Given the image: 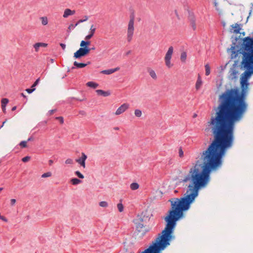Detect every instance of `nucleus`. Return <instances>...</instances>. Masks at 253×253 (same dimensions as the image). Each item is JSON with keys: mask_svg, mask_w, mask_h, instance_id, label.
I'll use <instances>...</instances> for the list:
<instances>
[{"mask_svg": "<svg viewBox=\"0 0 253 253\" xmlns=\"http://www.w3.org/2000/svg\"><path fill=\"white\" fill-rule=\"evenodd\" d=\"M75 27H76L75 25L74 26L73 24H71L70 25H69L68 29L71 30V29H73Z\"/></svg>", "mask_w": 253, "mask_h": 253, "instance_id": "49530a36", "label": "nucleus"}, {"mask_svg": "<svg viewBox=\"0 0 253 253\" xmlns=\"http://www.w3.org/2000/svg\"><path fill=\"white\" fill-rule=\"evenodd\" d=\"M35 90V88H31V89H30V88H28V89H26V91L28 93H31L32 92H33L34 90Z\"/></svg>", "mask_w": 253, "mask_h": 253, "instance_id": "37998d69", "label": "nucleus"}, {"mask_svg": "<svg viewBox=\"0 0 253 253\" xmlns=\"http://www.w3.org/2000/svg\"><path fill=\"white\" fill-rule=\"evenodd\" d=\"M53 163V161L51 159L48 160V164L49 166H51Z\"/></svg>", "mask_w": 253, "mask_h": 253, "instance_id": "de8ad7c7", "label": "nucleus"}, {"mask_svg": "<svg viewBox=\"0 0 253 253\" xmlns=\"http://www.w3.org/2000/svg\"><path fill=\"white\" fill-rule=\"evenodd\" d=\"M80 113H81L82 114H84V112L82 111V112H81Z\"/></svg>", "mask_w": 253, "mask_h": 253, "instance_id": "bf43d9fd", "label": "nucleus"}, {"mask_svg": "<svg viewBox=\"0 0 253 253\" xmlns=\"http://www.w3.org/2000/svg\"><path fill=\"white\" fill-rule=\"evenodd\" d=\"M4 125H3V124H2L1 126L0 127V128H1V127H2Z\"/></svg>", "mask_w": 253, "mask_h": 253, "instance_id": "680f3d73", "label": "nucleus"}, {"mask_svg": "<svg viewBox=\"0 0 253 253\" xmlns=\"http://www.w3.org/2000/svg\"><path fill=\"white\" fill-rule=\"evenodd\" d=\"M84 19H80V20H79L78 21V22L75 24V26H77L79 23H83L84 22L88 20V17L87 16H86V15L84 16Z\"/></svg>", "mask_w": 253, "mask_h": 253, "instance_id": "a878e982", "label": "nucleus"}, {"mask_svg": "<svg viewBox=\"0 0 253 253\" xmlns=\"http://www.w3.org/2000/svg\"><path fill=\"white\" fill-rule=\"evenodd\" d=\"M76 11L74 10H71L69 8H66L64 10V13L63 15V17L64 18H67L69 16L73 15L75 14Z\"/></svg>", "mask_w": 253, "mask_h": 253, "instance_id": "9b49d317", "label": "nucleus"}, {"mask_svg": "<svg viewBox=\"0 0 253 253\" xmlns=\"http://www.w3.org/2000/svg\"><path fill=\"white\" fill-rule=\"evenodd\" d=\"M50 61H51V63H53V62H54V60H53V59H50Z\"/></svg>", "mask_w": 253, "mask_h": 253, "instance_id": "13d9d810", "label": "nucleus"}, {"mask_svg": "<svg viewBox=\"0 0 253 253\" xmlns=\"http://www.w3.org/2000/svg\"><path fill=\"white\" fill-rule=\"evenodd\" d=\"M39 81H40V79H38L35 82V83L33 84L32 85L31 87L32 88H34L39 83Z\"/></svg>", "mask_w": 253, "mask_h": 253, "instance_id": "a19ab883", "label": "nucleus"}, {"mask_svg": "<svg viewBox=\"0 0 253 253\" xmlns=\"http://www.w3.org/2000/svg\"><path fill=\"white\" fill-rule=\"evenodd\" d=\"M32 140H33V138L31 137L28 139L27 141L28 142V141H32Z\"/></svg>", "mask_w": 253, "mask_h": 253, "instance_id": "603ef678", "label": "nucleus"}, {"mask_svg": "<svg viewBox=\"0 0 253 253\" xmlns=\"http://www.w3.org/2000/svg\"><path fill=\"white\" fill-rule=\"evenodd\" d=\"M56 119L59 120L61 124L64 123V119L62 117H57L56 118Z\"/></svg>", "mask_w": 253, "mask_h": 253, "instance_id": "58836bf2", "label": "nucleus"}, {"mask_svg": "<svg viewBox=\"0 0 253 253\" xmlns=\"http://www.w3.org/2000/svg\"><path fill=\"white\" fill-rule=\"evenodd\" d=\"M52 174L50 172H47L45 173H44L42 175V178H45V177H50L51 176Z\"/></svg>", "mask_w": 253, "mask_h": 253, "instance_id": "473e14b6", "label": "nucleus"}, {"mask_svg": "<svg viewBox=\"0 0 253 253\" xmlns=\"http://www.w3.org/2000/svg\"><path fill=\"white\" fill-rule=\"evenodd\" d=\"M134 222L137 231L140 233L142 235H143L149 230V228L144 225L143 219L141 216H138L137 218L134 220Z\"/></svg>", "mask_w": 253, "mask_h": 253, "instance_id": "20e7f679", "label": "nucleus"}, {"mask_svg": "<svg viewBox=\"0 0 253 253\" xmlns=\"http://www.w3.org/2000/svg\"><path fill=\"white\" fill-rule=\"evenodd\" d=\"M117 208L120 212H122L124 211V206L122 203H119L117 204Z\"/></svg>", "mask_w": 253, "mask_h": 253, "instance_id": "cd10ccee", "label": "nucleus"}, {"mask_svg": "<svg viewBox=\"0 0 253 253\" xmlns=\"http://www.w3.org/2000/svg\"><path fill=\"white\" fill-rule=\"evenodd\" d=\"M148 72L150 76V77L154 80H156L157 79V74L154 70L152 69H148Z\"/></svg>", "mask_w": 253, "mask_h": 253, "instance_id": "dca6fc26", "label": "nucleus"}, {"mask_svg": "<svg viewBox=\"0 0 253 253\" xmlns=\"http://www.w3.org/2000/svg\"><path fill=\"white\" fill-rule=\"evenodd\" d=\"M16 109V106H14L12 108V111H15Z\"/></svg>", "mask_w": 253, "mask_h": 253, "instance_id": "864d4df0", "label": "nucleus"}, {"mask_svg": "<svg viewBox=\"0 0 253 253\" xmlns=\"http://www.w3.org/2000/svg\"><path fill=\"white\" fill-rule=\"evenodd\" d=\"M60 45L61 46V47H62V48L64 50L66 48V44H64V43H61L60 44Z\"/></svg>", "mask_w": 253, "mask_h": 253, "instance_id": "a18cd8bd", "label": "nucleus"}, {"mask_svg": "<svg viewBox=\"0 0 253 253\" xmlns=\"http://www.w3.org/2000/svg\"><path fill=\"white\" fill-rule=\"evenodd\" d=\"M202 84V80H201V78L200 77V76H199V77L197 80L196 83V85H195L196 89L197 90H198L201 87Z\"/></svg>", "mask_w": 253, "mask_h": 253, "instance_id": "412c9836", "label": "nucleus"}, {"mask_svg": "<svg viewBox=\"0 0 253 253\" xmlns=\"http://www.w3.org/2000/svg\"><path fill=\"white\" fill-rule=\"evenodd\" d=\"M206 75L208 76L210 74V67L208 64L205 65Z\"/></svg>", "mask_w": 253, "mask_h": 253, "instance_id": "c85d7f7f", "label": "nucleus"}, {"mask_svg": "<svg viewBox=\"0 0 253 253\" xmlns=\"http://www.w3.org/2000/svg\"><path fill=\"white\" fill-rule=\"evenodd\" d=\"M33 46H34V48L35 49V51L36 52H38L39 51V48L40 47L39 45V44H38V42L36 43Z\"/></svg>", "mask_w": 253, "mask_h": 253, "instance_id": "4c0bfd02", "label": "nucleus"}, {"mask_svg": "<svg viewBox=\"0 0 253 253\" xmlns=\"http://www.w3.org/2000/svg\"><path fill=\"white\" fill-rule=\"evenodd\" d=\"M30 157L29 156H26L22 158V161L24 163L27 162L30 160Z\"/></svg>", "mask_w": 253, "mask_h": 253, "instance_id": "c9c22d12", "label": "nucleus"}, {"mask_svg": "<svg viewBox=\"0 0 253 253\" xmlns=\"http://www.w3.org/2000/svg\"><path fill=\"white\" fill-rule=\"evenodd\" d=\"M75 173L80 178L83 179L84 177V175L82 174L79 171H75Z\"/></svg>", "mask_w": 253, "mask_h": 253, "instance_id": "2f4dec72", "label": "nucleus"}, {"mask_svg": "<svg viewBox=\"0 0 253 253\" xmlns=\"http://www.w3.org/2000/svg\"><path fill=\"white\" fill-rule=\"evenodd\" d=\"M86 159H87L86 155L84 153H82V157L80 158L77 159L76 161L78 163L80 164L81 166H82L84 168H85V161Z\"/></svg>", "mask_w": 253, "mask_h": 253, "instance_id": "9d476101", "label": "nucleus"}, {"mask_svg": "<svg viewBox=\"0 0 253 253\" xmlns=\"http://www.w3.org/2000/svg\"><path fill=\"white\" fill-rule=\"evenodd\" d=\"M95 30H96V28L94 27L93 25H92L90 28L89 34L87 35L85 37V39L86 40H90L94 35Z\"/></svg>", "mask_w": 253, "mask_h": 253, "instance_id": "ddd939ff", "label": "nucleus"}, {"mask_svg": "<svg viewBox=\"0 0 253 253\" xmlns=\"http://www.w3.org/2000/svg\"><path fill=\"white\" fill-rule=\"evenodd\" d=\"M99 205L100 207H103V208H106L108 207V204L107 203V202L106 201H102V202H100L99 203Z\"/></svg>", "mask_w": 253, "mask_h": 253, "instance_id": "c756f323", "label": "nucleus"}, {"mask_svg": "<svg viewBox=\"0 0 253 253\" xmlns=\"http://www.w3.org/2000/svg\"><path fill=\"white\" fill-rule=\"evenodd\" d=\"M114 129L116 130H119V127H115L114 128Z\"/></svg>", "mask_w": 253, "mask_h": 253, "instance_id": "5fc2aeb1", "label": "nucleus"}, {"mask_svg": "<svg viewBox=\"0 0 253 253\" xmlns=\"http://www.w3.org/2000/svg\"><path fill=\"white\" fill-rule=\"evenodd\" d=\"M90 49L81 47L74 53V57L77 59L80 58L87 55L90 52Z\"/></svg>", "mask_w": 253, "mask_h": 253, "instance_id": "6e6552de", "label": "nucleus"}, {"mask_svg": "<svg viewBox=\"0 0 253 253\" xmlns=\"http://www.w3.org/2000/svg\"><path fill=\"white\" fill-rule=\"evenodd\" d=\"M0 219H2V220L4 221H7V219L3 216H1L0 215Z\"/></svg>", "mask_w": 253, "mask_h": 253, "instance_id": "09e8293b", "label": "nucleus"}, {"mask_svg": "<svg viewBox=\"0 0 253 253\" xmlns=\"http://www.w3.org/2000/svg\"><path fill=\"white\" fill-rule=\"evenodd\" d=\"M95 49V47H92V48H90V50L91 49Z\"/></svg>", "mask_w": 253, "mask_h": 253, "instance_id": "e2e57ef3", "label": "nucleus"}, {"mask_svg": "<svg viewBox=\"0 0 253 253\" xmlns=\"http://www.w3.org/2000/svg\"><path fill=\"white\" fill-rule=\"evenodd\" d=\"M65 164H73V161L71 159H67L65 161Z\"/></svg>", "mask_w": 253, "mask_h": 253, "instance_id": "ea45409f", "label": "nucleus"}, {"mask_svg": "<svg viewBox=\"0 0 253 253\" xmlns=\"http://www.w3.org/2000/svg\"><path fill=\"white\" fill-rule=\"evenodd\" d=\"M87 64L78 63L77 61L74 62V65L78 68H82L85 67Z\"/></svg>", "mask_w": 253, "mask_h": 253, "instance_id": "aec40b11", "label": "nucleus"}, {"mask_svg": "<svg viewBox=\"0 0 253 253\" xmlns=\"http://www.w3.org/2000/svg\"><path fill=\"white\" fill-rule=\"evenodd\" d=\"M55 112H56V110H51L49 111V113H50V115L52 114Z\"/></svg>", "mask_w": 253, "mask_h": 253, "instance_id": "8fccbe9b", "label": "nucleus"}, {"mask_svg": "<svg viewBox=\"0 0 253 253\" xmlns=\"http://www.w3.org/2000/svg\"><path fill=\"white\" fill-rule=\"evenodd\" d=\"M230 51L231 59H236L239 54H245L253 57V38L247 37L243 39L240 50H236L234 45L228 49Z\"/></svg>", "mask_w": 253, "mask_h": 253, "instance_id": "7ed1b4c3", "label": "nucleus"}, {"mask_svg": "<svg viewBox=\"0 0 253 253\" xmlns=\"http://www.w3.org/2000/svg\"><path fill=\"white\" fill-rule=\"evenodd\" d=\"M242 55L241 67L245 70L241 77V91L237 88L226 89L218 97V104L213 108L204 131L211 132L214 139L201 153V158L190 169L182 182L189 184H208L210 173L222 164V158L234 141L235 124L240 122L247 112L246 94L248 80L253 75V57Z\"/></svg>", "mask_w": 253, "mask_h": 253, "instance_id": "f257e3e1", "label": "nucleus"}, {"mask_svg": "<svg viewBox=\"0 0 253 253\" xmlns=\"http://www.w3.org/2000/svg\"><path fill=\"white\" fill-rule=\"evenodd\" d=\"M190 25L194 30L196 29V25L194 20H192L190 22Z\"/></svg>", "mask_w": 253, "mask_h": 253, "instance_id": "72a5a7b5", "label": "nucleus"}, {"mask_svg": "<svg viewBox=\"0 0 253 253\" xmlns=\"http://www.w3.org/2000/svg\"><path fill=\"white\" fill-rule=\"evenodd\" d=\"M186 58H187L186 53L185 52H182L181 55H180V60H181V61L182 62L185 63L186 62Z\"/></svg>", "mask_w": 253, "mask_h": 253, "instance_id": "b1692460", "label": "nucleus"}, {"mask_svg": "<svg viewBox=\"0 0 253 253\" xmlns=\"http://www.w3.org/2000/svg\"><path fill=\"white\" fill-rule=\"evenodd\" d=\"M178 154H179V156L180 158H182L184 156L183 151H182V150L181 148L179 149Z\"/></svg>", "mask_w": 253, "mask_h": 253, "instance_id": "e433bc0d", "label": "nucleus"}, {"mask_svg": "<svg viewBox=\"0 0 253 253\" xmlns=\"http://www.w3.org/2000/svg\"><path fill=\"white\" fill-rule=\"evenodd\" d=\"M173 52V47L172 46L169 47L168 50L167 51V52L165 55V58H164L165 61V64H166V66L169 68H171L173 65L171 63V61H170Z\"/></svg>", "mask_w": 253, "mask_h": 253, "instance_id": "0eeeda50", "label": "nucleus"}, {"mask_svg": "<svg viewBox=\"0 0 253 253\" xmlns=\"http://www.w3.org/2000/svg\"><path fill=\"white\" fill-rule=\"evenodd\" d=\"M9 100L7 98H2L1 100V106L6 107V104L8 103Z\"/></svg>", "mask_w": 253, "mask_h": 253, "instance_id": "bb28decb", "label": "nucleus"}, {"mask_svg": "<svg viewBox=\"0 0 253 253\" xmlns=\"http://www.w3.org/2000/svg\"><path fill=\"white\" fill-rule=\"evenodd\" d=\"M16 203V200L14 199H12L10 200V204L11 206H13Z\"/></svg>", "mask_w": 253, "mask_h": 253, "instance_id": "c03bdc74", "label": "nucleus"}, {"mask_svg": "<svg viewBox=\"0 0 253 253\" xmlns=\"http://www.w3.org/2000/svg\"><path fill=\"white\" fill-rule=\"evenodd\" d=\"M134 115L136 117H140L142 116V113L140 109H135L134 110Z\"/></svg>", "mask_w": 253, "mask_h": 253, "instance_id": "393cba45", "label": "nucleus"}, {"mask_svg": "<svg viewBox=\"0 0 253 253\" xmlns=\"http://www.w3.org/2000/svg\"><path fill=\"white\" fill-rule=\"evenodd\" d=\"M130 188L132 190H136L139 188V185L136 182H133L130 184Z\"/></svg>", "mask_w": 253, "mask_h": 253, "instance_id": "4be33fe9", "label": "nucleus"}, {"mask_svg": "<svg viewBox=\"0 0 253 253\" xmlns=\"http://www.w3.org/2000/svg\"><path fill=\"white\" fill-rule=\"evenodd\" d=\"M89 44H90V42L82 41H81V42L80 43V46L82 48H87V49H90L88 47V45Z\"/></svg>", "mask_w": 253, "mask_h": 253, "instance_id": "f3484780", "label": "nucleus"}, {"mask_svg": "<svg viewBox=\"0 0 253 253\" xmlns=\"http://www.w3.org/2000/svg\"><path fill=\"white\" fill-rule=\"evenodd\" d=\"M1 108L3 112H5L6 110V107L1 106Z\"/></svg>", "mask_w": 253, "mask_h": 253, "instance_id": "3c124183", "label": "nucleus"}, {"mask_svg": "<svg viewBox=\"0 0 253 253\" xmlns=\"http://www.w3.org/2000/svg\"><path fill=\"white\" fill-rule=\"evenodd\" d=\"M6 122H7V120H5V121L2 123L3 125H4V124H5V123Z\"/></svg>", "mask_w": 253, "mask_h": 253, "instance_id": "4d7b16f0", "label": "nucleus"}, {"mask_svg": "<svg viewBox=\"0 0 253 253\" xmlns=\"http://www.w3.org/2000/svg\"><path fill=\"white\" fill-rule=\"evenodd\" d=\"M96 92L98 95H101L104 97L108 96L111 95V92L110 91H104L101 89L96 90Z\"/></svg>", "mask_w": 253, "mask_h": 253, "instance_id": "4468645a", "label": "nucleus"}, {"mask_svg": "<svg viewBox=\"0 0 253 253\" xmlns=\"http://www.w3.org/2000/svg\"><path fill=\"white\" fill-rule=\"evenodd\" d=\"M231 30H233V31H231L232 33L238 34L240 33V31L241 30V28L240 27V26L239 24L236 23L235 24H233L231 25Z\"/></svg>", "mask_w": 253, "mask_h": 253, "instance_id": "2eb2a0df", "label": "nucleus"}, {"mask_svg": "<svg viewBox=\"0 0 253 253\" xmlns=\"http://www.w3.org/2000/svg\"><path fill=\"white\" fill-rule=\"evenodd\" d=\"M225 0H214V5L219 14H222L225 9Z\"/></svg>", "mask_w": 253, "mask_h": 253, "instance_id": "423d86ee", "label": "nucleus"}, {"mask_svg": "<svg viewBox=\"0 0 253 253\" xmlns=\"http://www.w3.org/2000/svg\"><path fill=\"white\" fill-rule=\"evenodd\" d=\"M198 195V194L187 187L183 197L169 200L171 209L164 218L167 222L165 229L152 242L149 247L142 253H161L170 245V242L174 238L173 233L176 221L183 216V212L190 208V205Z\"/></svg>", "mask_w": 253, "mask_h": 253, "instance_id": "f03ea898", "label": "nucleus"}, {"mask_svg": "<svg viewBox=\"0 0 253 253\" xmlns=\"http://www.w3.org/2000/svg\"><path fill=\"white\" fill-rule=\"evenodd\" d=\"M129 108L128 103H125L120 106L115 112L116 115H119L123 114Z\"/></svg>", "mask_w": 253, "mask_h": 253, "instance_id": "1a4fd4ad", "label": "nucleus"}, {"mask_svg": "<svg viewBox=\"0 0 253 253\" xmlns=\"http://www.w3.org/2000/svg\"><path fill=\"white\" fill-rule=\"evenodd\" d=\"M3 190V188L0 187V191Z\"/></svg>", "mask_w": 253, "mask_h": 253, "instance_id": "052dcab7", "label": "nucleus"}, {"mask_svg": "<svg viewBox=\"0 0 253 253\" xmlns=\"http://www.w3.org/2000/svg\"><path fill=\"white\" fill-rule=\"evenodd\" d=\"M21 95H22L23 97H26V95H24V93H21Z\"/></svg>", "mask_w": 253, "mask_h": 253, "instance_id": "6e6d98bb", "label": "nucleus"}, {"mask_svg": "<svg viewBox=\"0 0 253 253\" xmlns=\"http://www.w3.org/2000/svg\"><path fill=\"white\" fill-rule=\"evenodd\" d=\"M119 69H120L119 67H117V68H115L114 69H110L103 70V71H101L100 72V73L103 74L110 75V74H112L115 73V72L118 71Z\"/></svg>", "mask_w": 253, "mask_h": 253, "instance_id": "f8f14e48", "label": "nucleus"}, {"mask_svg": "<svg viewBox=\"0 0 253 253\" xmlns=\"http://www.w3.org/2000/svg\"><path fill=\"white\" fill-rule=\"evenodd\" d=\"M134 32V18L131 17L128 23L126 32V40L130 42L133 38Z\"/></svg>", "mask_w": 253, "mask_h": 253, "instance_id": "39448f33", "label": "nucleus"}, {"mask_svg": "<svg viewBox=\"0 0 253 253\" xmlns=\"http://www.w3.org/2000/svg\"><path fill=\"white\" fill-rule=\"evenodd\" d=\"M41 21L42 25L43 26H46L48 23V20L46 16H42L40 18Z\"/></svg>", "mask_w": 253, "mask_h": 253, "instance_id": "a211bd4d", "label": "nucleus"}, {"mask_svg": "<svg viewBox=\"0 0 253 253\" xmlns=\"http://www.w3.org/2000/svg\"><path fill=\"white\" fill-rule=\"evenodd\" d=\"M27 141H22L20 143L19 145L22 148H26L27 147Z\"/></svg>", "mask_w": 253, "mask_h": 253, "instance_id": "7c9ffc66", "label": "nucleus"}, {"mask_svg": "<svg viewBox=\"0 0 253 253\" xmlns=\"http://www.w3.org/2000/svg\"><path fill=\"white\" fill-rule=\"evenodd\" d=\"M40 47H46L47 46V44L43 42H38Z\"/></svg>", "mask_w": 253, "mask_h": 253, "instance_id": "79ce46f5", "label": "nucleus"}, {"mask_svg": "<svg viewBox=\"0 0 253 253\" xmlns=\"http://www.w3.org/2000/svg\"><path fill=\"white\" fill-rule=\"evenodd\" d=\"M86 85L87 86L93 88H96L99 85V84L97 83H96L93 82H88L86 84Z\"/></svg>", "mask_w": 253, "mask_h": 253, "instance_id": "6ab92c4d", "label": "nucleus"}, {"mask_svg": "<svg viewBox=\"0 0 253 253\" xmlns=\"http://www.w3.org/2000/svg\"><path fill=\"white\" fill-rule=\"evenodd\" d=\"M71 182L74 185H78L82 182V181L77 178H72L70 180Z\"/></svg>", "mask_w": 253, "mask_h": 253, "instance_id": "5701e85b", "label": "nucleus"}, {"mask_svg": "<svg viewBox=\"0 0 253 253\" xmlns=\"http://www.w3.org/2000/svg\"><path fill=\"white\" fill-rule=\"evenodd\" d=\"M237 74V72L234 70L232 72V73L230 74V78H231V77H232V78H235L236 76V75Z\"/></svg>", "mask_w": 253, "mask_h": 253, "instance_id": "f704fd0d", "label": "nucleus"}]
</instances>
